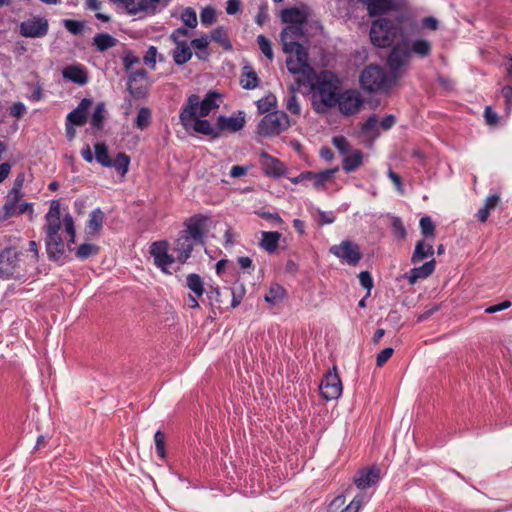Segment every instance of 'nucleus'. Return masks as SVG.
Segmentation results:
<instances>
[{
    "label": "nucleus",
    "mask_w": 512,
    "mask_h": 512,
    "mask_svg": "<svg viewBox=\"0 0 512 512\" xmlns=\"http://www.w3.org/2000/svg\"><path fill=\"white\" fill-rule=\"evenodd\" d=\"M186 286L197 296L204 294V286L202 278L195 273L188 274L186 277Z\"/></svg>",
    "instance_id": "obj_39"
},
{
    "label": "nucleus",
    "mask_w": 512,
    "mask_h": 512,
    "mask_svg": "<svg viewBox=\"0 0 512 512\" xmlns=\"http://www.w3.org/2000/svg\"><path fill=\"white\" fill-rule=\"evenodd\" d=\"M149 253L154 265L165 274H172L171 267L177 263L175 254H169V243L166 240L155 241L150 245Z\"/></svg>",
    "instance_id": "obj_7"
},
{
    "label": "nucleus",
    "mask_w": 512,
    "mask_h": 512,
    "mask_svg": "<svg viewBox=\"0 0 512 512\" xmlns=\"http://www.w3.org/2000/svg\"><path fill=\"white\" fill-rule=\"evenodd\" d=\"M128 80L134 82H148V73L145 69H138L130 73Z\"/></svg>",
    "instance_id": "obj_62"
},
{
    "label": "nucleus",
    "mask_w": 512,
    "mask_h": 512,
    "mask_svg": "<svg viewBox=\"0 0 512 512\" xmlns=\"http://www.w3.org/2000/svg\"><path fill=\"white\" fill-rule=\"evenodd\" d=\"M329 251L352 266H355L362 258L359 245L349 240H344L339 245L331 246Z\"/></svg>",
    "instance_id": "obj_10"
},
{
    "label": "nucleus",
    "mask_w": 512,
    "mask_h": 512,
    "mask_svg": "<svg viewBox=\"0 0 512 512\" xmlns=\"http://www.w3.org/2000/svg\"><path fill=\"white\" fill-rule=\"evenodd\" d=\"M200 20L203 25H212L216 20L215 10L210 6L205 7L200 13Z\"/></svg>",
    "instance_id": "obj_56"
},
{
    "label": "nucleus",
    "mask_w": 512,
    "mask_h": 512,
    "mask_svg": "<svg viewBox=\"0 0 512 512\" xmlns=\"http://www.w3.org/2000/svg\"><path fill=\"white\" fill-rule=\"evenodd\" d=\"M280 37L283 43V50H291L293 47H303V45L299 42V40L305 38L302 24H291L287 26L281 32Z\"/></svg>",
    "instance_id": "obj_17"
},
{
    "label": "nucleus",
    "mask_w": 512,
    "mask_h": 512,
    "mask_svg": "<svg viewBox=\"0 0 512 512\" xmlns=\"http://www.w3.org/2000/svg\"><path fill=\"white\" fill-rule=\"evenodd\" d=\"M105 104L100 102L96 105L95 110L91 116V125L96 129H102L105 119Z\"/></svg>",
    "instance_id": "obj_42"
},
{
    "label": "nucleus",
    "mask_w": 512,
    "mask_h": 512,
    "mask_svg": "<svg viewBox=\"0 0 512 512\" xmlns=\"http://www.w3.org/2000/svg\"><path fill=\"white\" fill-rule=\"evenodd\" d=\"M342 382L334 366L323 377L320 384L321 395L326 400H336L342 394Z\"/></svg>",
    "instance_id": "obj_8"
},
{
    "label": "nucleus",
    "mask_w": 512,
    "mask_h": 512,
    "mask_svg": "<svg viewBox=\"0 0 512 512\" xmlns=\"http://www.w3.org/2000/svg\"><path fill=\"white\" fill-rule=\"evenodd\" d=\"M46 224L44 231L46 235L59 234L61 228L60 220V204L57 200H53L50 204L48 213L46 214Z\"/></svg>",
    "instance_id": "obj_20"
},
{
    "label": "nucleus",
    "mask_w": 512,
    "mask_h": 512,
    "mask_svg": "<svg viewBox=\"0 0 512 512\" xmlns=\"http://www.w3.org/2000/svg\"><path fill=\"white\" fill-rule=\"evenodd\" d=\"M63 225L65 228V231L70 237V242L74 243L75 241V227H74V220L70 214H66L63 217Z\"/></svg>",
    "instance_id": "obj_60"
},
{
    "label": "nucleus",
    "mask_w": 512,
    "mask_h": 512,
    "mask_svg": "<svg viewBox=\"0 0 512 512\" xmlns=\"http://www.w3.org/2000/svg\"><path fill=\"white\" fill-rule=\"evenodd\" d=\"M120 6L130 15L154 14L157 10L152 0H123Z\"/></svg>",
    "instance_id": "obj_19"
},
{
    "label": "nucleus",
    "mask_w": 512,
    "mask_h": 512,
    "mask_svg": "<svg viewBox=\"0 0 512 512\" xmlns=\"http://www.w3.org/2000/svg\"><path fill=\"white\" fill-rule=\"evenodd\" d=\"M148 89H149L148 82L131 83L130 80H128V90L134 98L140 99V98L145 97Z\"/></svg>",
    "instance_id": "obj_43"
},
{
    "label": "nucleus",
    "mask_w": 512,
    "mask_h": 512,
    "mask_svg": "<svg viewBox=\"0 0 512 512\" xmlns=\"http://www.w3.org/2000/svg\"><path fill=\"white\" fill-rule=\"evenodd\" d=\"M363 162V153L360 150L354 149L345 154L342 162V168L345 172H353L358 169Z\"/></svg>",
    "instance_id": "obj_33"
},
{
    "label": "nucleus",
    "mask_w": 512,
    "mask_h": 512,
    "mask_svg": "<svg viewBox=\"0 0 512 512\" xmlns=\"http://www.w3.org/2000/svg\"><path fill=\"white\" fill-rule=\"evenodd\" d=\"M175 48L172 51V57L177 65H183L192 58V50L187 42L174 43Z\"/></svg>",
    "instance_id": "obj_32"
},
{
    "label": "nucleus",
    "mask_w": 512,
    "mask_h": 512,
    "mask_svg": "<svg viewBox=\"0 0 512 512\" xmlns=\"http://www.w3.org/2000/svg\"><path fill=\"white\" fill-rule=\"evenodd\" d=\"M200 97L196 94L190 95L181 108L179 119L186 130L193 129L195 132L210 136L213 139L220 138L219 129L213 127L208 120L197 117Z\"/></svg>",
    "instance_id": "obj_3"
},
{
    "label": "nucleus",
    "mask_w": 512,
    "mask_h": 512,
    "mask_svg": "<svg viewBox=\"0 0 512 512\" xmlns=\"http://www.w3.org/2000/svg\"><path fill=\"white\" fill-rule=\"evenodd\" d=\"M380 480V470L376 466L363 468L354 477L357 488L363 490L375 486Z\"/></svg>",
    "instance_id": "obj_18"
},
{
    "label": "nucleus",
    "mask_w": 512,
    "mask_h": 512,
    "mask_svg": "<svg viewBox=\"0 0 512 512\" xmlns=\"http://www.w3.org/2000/svg\"><path fill=\"white\" fill-rule=\"evenodd\" d=\"M309 11L306 7L286 8L281 12V19L284 23L303 24L307 21Z\"/></svg>",
    "instance_id": "obj_24"
},
{
    "label": "nucleus",
    "mask_w": 512,
    "mask_h": 512,
    "mask_svg": "<svg viewBox=\"0 0 512 512\" xmlns=\"http://www.w3.org/2000/svg\"><path fill=\"white\" fill-rule=\"evenodd\" d=\"M91 104V99H82L76 109L67 115L66 122L75 126H83L87 122V115Z\"/></svg>",
    "instance_id": "obj_22"
},
{
    "label": "nucleus",
    "mask_w": 512,
    "mask_h": 512,
    "mask_svg": "<svg viewBox=\"0 0 512 512\" xmlns=\"http://www.w3.org/2000/svg\"><path fill=\"white\" fill-rule=\"evenodd\" d=\"M413 36L408 37V51L411 54H415L420 58L428 57L432 51V44L430 41L424 38L412 39Z\"/></svg>",
    "instance_id": "obj_26"
},
{
    "label": "nucleus",
    "mask_w": 512,
    "mask_h": 512,
    "mask_svg": "<svg viewBox=\"0 0 512 512\" xmlns=\"http://www.w3.org/2000/svg\"><path fill=\"white\" fill-rule=\"evenodd\" d=\"M421 233L424 237H431L434 239L435 237V226L429 216H424L420 219L419 222Z\"/></svg>",
    "instance_id": "obj_46"
},
{
    "label": "nucleus",
    "mask_w": 512,
    "mask_h": 512,
    "mask_svg": "<svg viewBox=\"0 0 512 512\" xmlns=\"http://www.w3.org/2000/svg\"><path fill=\"white\" fill-rule=\"evenodd\" d=\"M433 254V245L426 242L425 240H419L415 245V249L411 257V262L413 264H417L428 257H432Z\"/></svg>",
    "instance_id": "obj_31"
},
{
    "label": "nucleus",
    "mask_w": 512,
    "mask_h": 512,
    "mask_svg": "<svg viewBox=\"0 0 512 512\" xmlns=\"http://www.w3.org/2000/svg\"><path fill=\"white\" fill-rule=\"evenodd\" d=\"M339 80L331 72H322L316 83L312 86L314 90L313 108L317 113H325L327 109L334 107L339 98Z\"/></svg>",
    "instance_id": "obj_2"
},
{
    "label": "nucleus",
    "mask_w": 512,
    "mask_h": 512,
    "mask_svg": "<svg viewBox=\"0 0 512 512\" xmlns=\"http://www.w3.org/2000/svg\"><path fill=\"white\" fill-rule=\"evenodd\" d=\"M49 22L44 17L32 16L19 26V33L27 38H42L47 35Z\"/></svg>",
    "instance_id": "obj_9"
},
{
    "label": "nucleus",
    "mask_w": 512,
    "mask_h": 512,
    "mask_svg": "<svg viewBox=\"0 0 512 512\" xmlns=\"http://www.w3.org/2000/svg\"><path fill=\"white\" fill-rule=\"evenodd\" d=\"M63 25L73 35H79L84 30V22L82 21L65 19L63 20Z\"/></svg>",
    "instance_id": "obj_54"
},
{
    "label": "nucleus",
    "mask_w": 512,
    "mask_h": 512,
    "mask_svg": "<svg viewBox=\"0 0 512 512\" xmlns=\"http://www.w3.org/2000/svg\"><path fill=\"white\" fill-rule=\"evenodd\" d=\"M397 79L391 73L378 65L367 66L360 75L363 89L370 92L386 91L396 83Z\"/></svg>",
    "instance_id": "obj_4"
},
{
    "label": "nucleus",
    "mask_w": 512,
    "mask_h": 512,
    "mask_svg": "<svg viewBox=\"0 0 512 512\" xmlns=\"http://www.w3.org/2000/svg\"><path fill=\"white\" fill-rule=\"evenodd\" d=\"M258 81L259 79L257 77V74L254 71L249 70L243 73V77L240 81V84L242 88L251 90L258 86Z\"/></svg>",
    "instance_id": "obj_45"
},
{
    "label": "nucleus",
    "mask_w": 512,
    "mask_h": 512,
    "mask_svg": "<svg viewBox=\"0 0 512 512\" xmlns=\"http://www.w3.org/2000/svg\"><path fill=\"white\" fill-rule=\"evenodd\" d=\"M379 121L376 115H371L362 125V132L364 134H372L377 131Z\"/></svg>",
    "instance_id": "obj_59"
},
{
    "label": "nucleus",
    "mask_w": 512,
    "mask_h": 512,
    "mask_svg": "<svg viewBox=\"0 0 512 512\" xmlns=\"http://www.w3.org/2000/svg\"><path fill=\"white\" fill-rule=\"evenodd\" d=\"M220 99V94L210 91L206 94L205 98L200 101L198 106V112L200 117L208 116L212 111L219 108L218 100Z\"/></svg>",
    "instance_id": "obj_29"
},
{
    "label": "nucleus",
    "mask_w": 512,
    "mask_h": 512,
    "mask_svg": "<svg viewBox=\"0 0 512 512\" xmlns=\"http://www.w3.org/2000/svg\"><path fill=\"white\" fill-rule=\"evenodd\" d=\"M286 109L292 115L299 116L301 113V105L297 95L294 92L290 93L286 98Z\"/></svg>",
    "instance_id": "obj_48"
},
{
    "label": "nucleus",
    "mask_w": 512,
    "mask_h": 512,
    "mask_svg": "<svg viewBox=\"0 0 512 512\" xmlns=\"http://www.w3.org/2000/svg\"><path fill=\"white\" fill-rule=\"evenodd\" d=\"M366 6L370 16H377L386 14L392 11L401 10L404 5V0H358Z\"/></svg>",
    "instance_id": "obj_13"
},
{
    "label": "nucleus",
    "mask_w": 512,
    "mask_h": 512,
    "mask_svg": "<svg viewBox=\"0 0 512 512\" xmlns=\"http://www.w3.org/2000/svg\"><path fill=\"white\" fill-rule=\"evenodd\" d=\"M157 57H158L157 48L155 46H150L143 57V62L145 65H147L151 69H155Z\"/></svg>",
    "instance_id": "obj_55"
},
{
    "label": "nucleus",
    "mask_w": 512,
    "mask_h": 512,
    "mask_svg": "<svg viewBox=\"0 0 512 512\" xmlns=\"http://www.w3.org/2000/svg\"><path fill=\"white\" fill-rule=\"evenodd\" d=\"M338 171V167L327 169L324 171H321L319 173H314L312 171L306 172V182H310L314 188L316 189H322L325 187V184L330 181L334 174Z\"/></svg>",
    "instance_id": "obj_27"
},
{
    "label": "nucleus",
    "mask_w": 512,
    "mask_h": 512,
    "mask_svg": "<svg viewBox=\"0 0 512 512\" xmlns=\"http://www.w3.org/2000/svg\"><path fill=\"white\" fill-rule=\"evenodd\" d=\"M292 125L284 112L268 113L258 125V133L262 136H275L287 130Z\"/></svg>",
    "instance_id": "obj_6"
},
{
    "label": "nucleus",
    "mask_w": 512,
    "mask_h": 512,
    "mask_svg": "<svg viewBox=\"0 0 512 512\" xmlns=\"http://www.w3.org/2000/svg\"><path fill=\"white\" fill-rule=\"evenodd\" d=\"M112 167L117 170L121 176H125L129 169L130 158L125 153H118L115 159L111 160Z\"/></svg>",
    "instance_id": "obj_40"
},
{
    "label": "nucleus",
    "mask_w": 512,
    "mask_h": 512,
    "mask_svg": "<svg viewBox=\"0 0 512 512\" xmlns=\"http://www.w3.org/2000/svg\"><path fill=\"white\" fill-rule=\"evenodd\" d=\"M290 56L286 60L287 69L292 74H305L309 70L308 53L303 47L283 50Z\"/></svg>",
    "instance_id": "obj_12"
},
{
    "label": "nucleus",
    "mask_w": 512,
    "mask_h": 512,
    "mask_svg": "<svg viewBox=\"0 0 512 512\" xmlns=\"http://www.w3.org/2000/svg\"><path fill=\"white\" fill-rule=\"evenodd\" d=\"M22 253L13 248H6L0 253V276L3 278L22 279L28 274L27 267L20 258Z\"/></svg>",
    "instance_id": "obj_5"
},
{
    "label": "nucleus",
    "mask_w": 512,
    "mask_h": 512,
    "mask_svg": "<svg viewBox=\"0 0 512 512\" xmlns=\"http://www.w3.org/2000/svg\"><path fill=\"white\" fill-rule=\"evenodd\" d=\"M407 42L400 41L390 52L387 63L391 70V74L398 80L400 77V69L405 66L410 59V51H408Z\"/></svg>",
    "instance_id": "obj_11"
},
{
    "label": "nucleus",
    "mask_w": 512,
    "mask_h": 512,
    "mask_svg": "<svg viewBox=\"0 0 512 512\" xmlns=\"http://www.w3.org/2000/svg\"><path fill=\"white\" fill-rule=\"evenodd\" d=\"M62 75L76 84L84 85L87 83V74L84 69L78 65H71L63 69Z\"/></svg>",
    "instance_id": "obj_34"
},
{
    "label": "nucleus",
    "mask_w": 512,
    "mask_h": 512,
    "mask_svg": "<svg viewBox=\"0 0 512 512\" xmlns=\"http://www.w3.org/2000/svg\"><path fill=\"white\" fill-rule=\"evenodd\" d=\"M98 251H99V248L96 245L84 243L78 247V249L76 251V256L79 259L83 260V259L89 258L92 255H96L98 253Z\"/></svg>",
    "instance_id": "obj_47"
},
{
    "label": "nucleus",
    "mask_w": 512,
    "mask_h": 512,
    "mask_svg": "<svg viewBox=\"0 0 512 512\" xmlns=\"http://www.w3.org/2000/svg\"><path fill=\"white\" fill-rule=\"evenodd\" d=\"M181 19L189 28H195L197 26V15L193 8H186L181 14Z\"/></svg>",
    "instance_id": "obj_52"
},
{
    "label": "nucleus",
    "mask_w": 512,
    "mask_h": 512,
    "mask_svg": "<svg viewBox=\"0 0 512 512\" xmlns=\"http://www.w3.org/2000/svg\"><path fill=\"white\" fill-rule=\"evenodd\" d=\"M245 125V116L242 111H239L237 115L231 117L219 116L217 119V128L219 129L220 136L223 131L231 133L241 130Z\"/></svg>",
    "instance_id": "obj_21"
},
{
    "label": "nucleus",
    "mask_w": 512,
    "mask_h": 512,
    "mask_svg": "<svg viewBox=\"0 0 512 512\" xmlns=\"http://www.w3.org/2000/svg\"><path fill=\"white\" fill-rule=\"evenodd\" d=\"M46 250L53 260H58L64 254V242L59 234L46 235Z\"/></svg>",
    "instance_id": "obj_28"
},
{
    "label": "nucleus",
    "mask_w": 512,
    "mask_h": 512,
    "mask_svg": "<svg viewBox=\"0 0 512 512\" xmlns=\"http://www.w3.org/2000/svg\"><path fill=\"white\" fill-rule=\"evenodd\" d=\"M337 104L342 114L352 115L360 110L363 100L358 91L347 90L339 95Z\"/></svg>",
    "instance_id": "obj_15"
},
{
    "label": "nucleus",
    "mask_w": 512,
    "mask_h": 512,
    "mask_svg": "<svg viewBox=\"0 0 512 512\" xmlns=\"http://www.w3.org/2000/svg\"><path fill=\"white\" fill-rule=\"evenodd\" d=\"M392 228H393V232L394 234L398 237V238H405L406 237V229L401 221L400 218L398 217H394L393 220H392Z\"/></svg>",
    "instance_id": "obj_61"
},
{
    "label": "nucleus",
    "mask_w": 512,
    "mask_h": 512,
    "mask_svg": "<svg viewBox=\"0 0 512 512\" xmlns=\"http://www.w3.org/2000/svg\"><path fill=\"white\" fill-rule=\"evenodd\" d=\"M285 296V289L279 284L271 285L268 293L265 295V301L275 305L279 303Z\"/></svg>",
    "instance_id": "obj_41"
},
{
    "label": "nucleus",
    "mask_w": 512,
    "mask_h": 512,
    "mask_svg": "<svg viewBox=\"0 0 512 512\" xmlns=\"http://www.w3.org/2000/svg\"><path fill=\"white\" fill-rule=\"evenodd\" d=\"M420 26L417 19L408 14L375 20L370 28L371 42L378 47L391 46L396 40L407 42L409 36H417Z\"/></svg>",
    "instance_id": "obj_1"
},
{
    "label": "nucleus",
    "mask_w": 512,
    "mask_h": 512,
    "mask_svg": "<svg viewBox=\"0 0 512 512\" xmlns=\"http://www.w3.org/2000/svg\"><path fill=\"white\" fill-rule=\"evenodd\" d=\"M23 196L8 193L5 198V203L0 210V222L6 221L9 218L21 215V210H18V204Z\"/></svg>",
    "instance_id": "obj_23"
},
{
    "label": "nucleus",
    "mask_w": 512,
    "mask_h": 512,
    "mask_svg": "<svg viewBox=\"0 0 512 512\" xmlns=\"http://www.w3.org/2000/svg\"><path fill=\"white\" fill-rule=\"evenodd\" d=\"M501 95L505 99L507 112H510L512 109V86H504L501 89Z\"/></svg>",
    "instance_id": "obj_64"
},
{
    "label": "nucleus",
    "mask_w": 512,
    "mask_h": 512,
    "mask_svg": "<svg viewBox=\"0 0 512 512\" xmlns=\"http://www.w3.org/2000/svg\"><path fill=\"white\" fill-rule=\"evenodd\" d=\"M151 122V110L147 107H142L139 109L137 117L135 119V126L143 130L149 126Z\"/></svg>",
    "instance_id": "obj_44"
},
{
    "label": "nucleus",
    "mask_w": 512,
    "mask_h": 512,
    "mask_svg": "<svg viewBox=\"0 0 512 512\" xmlns=\"http://www.w3.org/2000/svg\"><path fill=\"white\" fill-rule=\"evenodd\" d=\"M196 244L186 234L179 232L172 246V252L175 254L178 264L183 265L187 262Z\"/></svg>",
    "instance_id": "obj_16"
},
{
    "label": "nucleus",
    "mask_w": 512,
    "mask_h": 512,
    "mask_svg": "<svg viewBox=\"0 0 512 512\" xmlns=\"http://www.w3.org/2000/svg\"><path fill=\"white\" fill-rule=\"evenodd\" d=\"M155 447L157 454L164 459L166 456L165 451V435L160 430H158L154 435Z\"/></svg>",
    "instance_id": "obj_57"
},
{
    "label": "nucleus",
    "mask_w": 512,
    "mask_h": 512,
    "mask_svg": "<svg viewBox=\"0 0 512 512\" xmlns=\"http://www.w3.org/2000/svg\"><path fill=\"white\" fill-rule=\"evenodd\" d=\"M211 39L217 43H220L225 48H230L226 30L223 27H217L211 33Z\"/></svg>",
    "instance_id": "obj_51"
},
{
    "label": "nucleus",
    "mask_w": 512,
    "mask_h": 512,
    "mask_svg": "<svg viewBox=\"0 0 512 512\" xmlns=\"http://www.w3.org/2000/svg\"><path fill=\"white\" fill-rule=\"evenodd\" d=\"M332 143L338 149V151L343 155H345L351 151L350 145L344 136L333 137Z\"/></svg>",
    "instance_id": "obj_58"
},
{
    "label": "nucleus",
    "mask_w": 512,
    "mask_h": 512,
    "mask_svg": "<svg viewBox=\"0 0 512 512\" xmlns=\"http://www.w3.org/2000/svg\"><path fill=\"white\" fill-rule=\"evenodd\" d=\"M257 43L261 52L272 61L274 58L271 41L264 35L257 37Z\"/></svg>",
    "instance_id": "obj_49"
},
{
    "label": "nucleus",
    "mask_w": 512,
    "mask_h": 512,
    "mask_svg": "<svg viewBox=\"0 0 512 512\" xmlns=\"http://www.w3.org/2000/svg\"><path fill=\"white\" fill-rule=\"evenodd\" d=\"M207 218L202 215L192 216L184 222V229L180 231L186 234L188 238L195 241L197 244H202L204 239V229L206 226Z\"/></svg>",
    "instance_id": "obj_14"
},
{
    "label": "nucleus",
    "mask_w": 512,
    "mask_h": 512,
    "mask_svg": "<svg viewBox=\"0 0 512 512\" xmlns=\"http://www.w3.org/2000/svg\"><path fill=\"white\" fill-rule=\"evenodd\" d=\"M276 106V97L274 95H268L257 101L258 110L261 113H268Z\"/></svg>",
    "instance_id": "obj_50"
},
{
    "label": "nucleus",
    "mask_w": 512,
    "mask_h": 512,
    "mask_svg": "<svg viewBox=\"0 0 512 512\" xmlns=\"http://www.w3.org/2000/svg\"><path fill=\"white\" fill-rule=\"evenodd\" d=\"M281 236V233L277 231L262 232L260 247L270 254L274 253L278 248Z\"/></svg>",
    "instance_id": "obj_30"
},
{
    "label": "nucleus",
    "mask_w": 512,
    "mask_h": 512,
    "mask_svg": "<svg viewBox=\"0 0 512 512\" xmlns=\"http://www.w3.org/2000/svg\"><path fill=\"white\" fill-rule=\"evenodd\" d=\"M436 262L431 259L425 262L422 266L412 268L405 277L408 279L411 285L417 283L420 279L429 277L435 270Z\"/></svg>",
    "instance_id": "obj_25"
},
{
    "label": "nucleus",
    "mask_w": 512,
    "mask_h": 512,
    "mask_svg": "<svg viewBox=\"0 0 512 512\" xmlns=\"http://www.w3.org/2000/svg\"><path fill=\"white\" fill-rule=\"evenodd\" d=\"M95 149V159L96 161L104 167L111 168V157L108 153V148L105 143H96L94 145Z\"/></svg>",
    "instance_id": "obj_38"
},
{
    "label": "nucleus",
    "mask_w": 512,
    "mask_h": 512,
    "mask_svg": "<svg viewBox=\"0 0 512 512\" xmlns=\"http://www.w3.org/2000/svg\"><path fill=\"white\" fill-rule=\"evenodd\" d=\"M263 166L265 173L269 176L279 177L285 172L283 164L279 160L268 155L263 156Z\"/></svg>",
    "instance_id": "obj_35"
},
{
    "label": "nucleus",
    "mask_w": 512,
    "mask_h": 512,
    "mask_svg": "<svg viewBox=\"0 0 512 512\" xmlns=\"http://www.w3.org/2000/svg\"><path fill=\"white\" fill-rule=\"evenodd\" d=\"M117 43L118 40L108 33H99L93 38V45L100 52L115 47Z\"/></svg>",
    "instance_id": "obj_37"
},
{
    "label": "nucleus",
    "mask_w": 512,
    "mask_h": 512,
    "mask_svg": "<svg viewBox=\"0 0 512 512\" xmlns=\"http://www.w3.org/2000/svg\"><path fill=\"white\" fill-rule=\"evenodd\" d=\"M365 495L362 493L357 494L352 501L340 512H359L364 504Z\"/></svg>",
    "instance_id": "obj_53"
},
{
    "label": "nucleus",
    "mask_w": 512,
    "mask_h": 512,
    "mask_svg": "<svg viewBox=\"0 0 512 512\" xmlns=\"http://www.w3.org/2000/svg\"><path fill=\"white\" fill-rule=\"evenodd\" d=\"M104 213L101 209L97 208L89 214V220L87 223V230L89 234H97L102 229L104 223Z\"/></svg>",
    "instance_id": "obj_36"
},
{
    "label": "nucleus",
    "mask_w": 512,
    "mask_h": 512,
    "mask_svg": "<svg viewBox=\"0 0 512 512\" xmlns=\"http://www.w3.org/2000/svg\"><path fill=\"white\" fill-rule=\"evenodd\" d=\"M346 502L344 495L336 496L328 505V512H337Z\"/></svg>",
    "instance_id": "obj_63"
}]
</instances>
